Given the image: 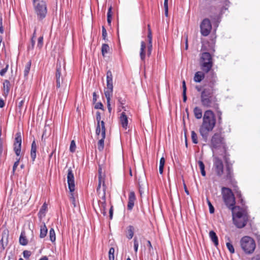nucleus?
<instances>
[{"label": "nucleus", "mask_w": 260, "mask_h": 260, "mask_svg": "<svg viewBox=\"0 0 260 260\" xmlns=\"http://www.w3.org/2000/svg\"><path fill=\"white\" fill-rule=\"evenodd\" d=\"M216 119L212 111L206 110L203 117V122L199 128V132L205 142L207 141L209 132L215 127Z\"/></svg>", "instance_id": "nucleus-1"}, {"label": "nucleus", "mask_w": 260, "mask_h": 260, "mask_svg": "<svg viewBox=\"0 0 260 260\" xmlns=\"http://www.w3.org/2000/svg\"><path fill=\"white\" fill-rule=\"evenodd\" d=\"M214 92L213 89H203L201 94V103L202 105L205 108H213L218 109L219 104L217 99L214 95Z\"/></svg>", "instance_id": "nucleus-2"}, {"label": "nucleus", "mask_w": 260, "mask_h": 260, "mask_svg": "<svg viewBox=\"0 0 260 260\" xmlns=\"http://www.w3.org/2000/svg\"><path fill=\"white\" fill-rule=\"evenodd\" d=\"M221 193L225 204L229 209L233 211L236 208V206L235 198L232 190L229 188L223 187Z\"/></svg>", "instance_id": "nucleus-3"}, {"label": "nucleus", "mask_w": 260, "mask_h": 260, "mask_svg": "<svg viewBox=\"0 0 260 260\" xmlns=\"http://www.w3.org/2000/svg\"><path fill=\"white\" fill-rule=\"evenodd\" d=\"M35 12L39 20L44 19L47 13L46 2L43 0H32Z\"/></svg>", "instance_id": "nucleus-4"}, {"label": "nucleus", "mask_w": 260, "mask_h": 260, "mask_svg": "<svg viewBox=\"0 0 260 260\" xmlns=\"http://www.w3.org/2000/svg\"><path fill=\"white\" fill-rule=\"evenodd\" d=\"M107 88L105 90V95L107 99L108 111L111 113L112 108L110 105V99L113 94V75L112 72L109 70L107 72L106 77Z\"/></svg>", "instance_id": "nucleus-5"}, {"label": "nucleus", "mask_w": 260, "mask_h": 260, "mask_svg": "<svg viewBox=\"0 0 260 260\" xmlns=\"http://www.w3.org/2000/svg\"><path fill=\"white\" fill-rule=\"evenodd\" d=\"M200 64L203 71L208 73L213 66V60L211 55L207 52L201 54Z\"/></svg>", "instance_id": "nucleus-6"}, {"label": "nucleus", "mask_w": 260, "mask_h": 260, "mask_svg": "<svg viewBox=\"0 0 260 260\" xmlns=\"http://www.w3.org/2000/svg\"><path fill=\"white\" fill-rule=\"evenodd\" d=\"M241 247L247 254L252 253L255 248L254 240L249 236H245L240 240Z\"/></svg>", "instance_id": "nucleus-7"}, {"label": "nucleus", "mask_w": 260, "mask_h": 260, "mask_svg": "<svg viewBox=\"0 0 260 260\" xmlns=\"http://www.w3.org/2000/svg\"><path fill=\"white\" fill-rule=\"evenodd\" d=\"M233 221L238 228H242L245 226L247 223L246 216L241 211L235 212V210L232 211Z\"/></svg>", "instance_id": "nucleus-8"}, {"label": "nucleus", "mask_w": 260, "mask_h": 260, "mask_svg": "<svg viewBox=\"0 0 260 260\" xmlns=\"http://www.w3.org/2000/svg\"><path fill=\"white\" fill-rule=\"evenodd\" d=\"M223 141V138L221 137V134L219 133H215L212 137L210 147L212 149H217L224 143Z\"/></svg>", "instance_id": "nucleus-9"}, {"label": "nucleus", "mask_w": 260, "mask_h": 260, "mask_svg": "<svg viewBox=\"0 0 260 260\" xmlns=\"http://www.w3.org/2000/svg\"><path fill=\"white\" fill-rule=\"evenodd\" d=\"M65 73L66 72L64 63L63 62L62 63L61 61L57 60L56 67L55 78L56 82H58V86L59 84V78H61V77H63Z\"/></svg>", "instance_id": "nucleus-10"}, {"label": "nucleus", "mask_w": 260, "mask_h": 260, "mask_svg": "<svg viewBox=\"0 0 260 260\" xmlns=\"http://www.w3.org/2000/svg\"><path fill=\"white\" fill-rule=\"evenodd\" d=\"M212 25L208 18L204 19L200 24L201 33L204 36H207L210 32Z\"/></svg>", "instance_id": "nucleus-11"}, {"label": "nucleus", "mask_w": 260, "mask_h": 260, "mask_svg": "<svg viewBox=\"0 0 260 260\" xmlns=\"http://www.w3.org/2000/svg\"><path fill=\"white\" fill-rule=\"evenodd\" d=\"M213 169L216 174L221 177L223 173V164L221 159L216 157L213 160Z\"/></svg>", "instance_id": "nucleus-12"}, {"label": "nucleus", "mask_w": 260, "mask_h": 260, "mask_svg": "<svg viewBox=\"0 0 260 260\" xmlns=\"http://www.w3.org/2000/svg\"><path fill=\"white\" fill-rule=\"evenodd\" d=\"M217 76L214 73H211L210 75L207 77V87L203 89H213V92L215 91V85L217 82Z\"/></svg>", "instance_id": "nucleus-13"}, {"label": "nucleus", "mask_w": 260, "mask_h": 260, "mask_svg": "<svg viewBox=\"0 0 260 260\" xmlns=\"http://www.w3.org/2000/svg\"><path fill=\"white\" fill-rule=\"evenodd\" d=\"M22 138L20 133L16 134L15 142L14 144V150L17 156H19L21 152Z\"/></svg>", "instance_id": "nucleus-14"}, {"label": "nucleus", "mask_w": 260, "mask_h": 260, "mask_svg": "<svg viewBox=\"0 0 260 260\" xmlns=\"http://www.w3.org/2000/svg\"><path fill=\"white\" fill-rule=\"evenodd\" d=\"M67 181L70 191L73 192L75 190L74 176L71 167L68 170Z\"/></svg>", "instance_id": "nucleus-15"}, {"label": "nucleus", "mask_w": 260, "mask_h": 260, "mask_svg": "<svg viewBox=\"0 0 260 260\" xmlns=\"http://www.w3.org/2000/svg\"><path fill=\"white\" fill-rule=\"evenodd\" d=\"M102 125V138L99 141L98 143V149L99 151H102L104 147V140L106 137V128L105 126V122L104 121L101 122Z\"/></svg>", "instance_id": "nucleus-16"}, {"label": "nucleus", "mask_w": 260, "mask_h": 260, "mask_svg": "<svg viewBox=\"0 0 260 260\" xmlns=\"http://www.w3.org/2000/svg\"><path fill=\"white\" fill-rule=\"evenodd\" d=\"M136 200V197L135 194L134 192L132 191L129 193V196H128V202L127 204V209L129 210H131L134 206V202Z\"/></svg>", "instance_id": "nucleus-17"}, {"label": "nucleus", "mask_w": 260, "mask_h": 260, "mask_svg": "<svg viewBox=\"0 0 260 260\" xmlns=\"http://www.w3.org/2000/svg\"><path fill=\"white\" fill-rule=\"evenodd\" d=\"M147 37L148 39V49H147V55L148 56H149L151 53V51L152 50V31H151V29H149V32H148Z\"/></svg>", "instance_id": "nucleus-18"}, {"label": "nucleus", "mask_w": 260, "mask_h": 260, "mask_svg": "<svg viewBox=\"0 0 260 260\" xmlns=\"http://www.w3.org/2000/svg\"><path fill=\"white\" fill-rule=\"evenodd\" d=\"M226 179L232 180L233 177V168L231 164H229L226 161Z\"/></svg>", "instance_id": "nucleus-19"}, {"label": "nucleus", "mask_w": 260, "mask_h": 260, "mask_svg": "<svg viewBox=\"0 0 260 260\" xmlns=\"http://www.w3.org/2000/svg\"><path fill=\"white\" fill-rule=\"evenodd\" d=\"M106 186L105 185L104 183L103 182V191H104V192H103V194L102 197V201H100L99 202V204L100 209L106 208Z\"/></svg>", "instance_id": "nucleus-20"}, {"label": "nucleus", "mask_w": 260, "mask_h": 260, "mask_svg": "<svg viewBox=\"0 0 260 260\" xmlns=\"http://www.w3.org/2000/svg\"><path fill=\"white\" fill-rule=\"evenodd\" d=\"M37 144L35 141H33L31 144V150H30V157L32 159V161H34L36 157V151H37Z\"/></svg>", "instance_id": "nucleus-21"}, {"label": "nucleus", "mask_w": 260, "mask_h": 260, "mask_svg": "<svg viewBox=\"0 0 260 260\" xmlns=\"http://www.w3.org/2000/svg\"><path fill=\"white\" fill-rule=\"evenodd\" d=\"M120 120L122 127L126 129L128 124V120L127 117L124 112H122L121 114Z\"/></svg>", "instance_id": "nucleus-22"}, {"label": "nucleus", "mask_w": 260, "mask_h": 260, "mask_svg": "<svg viewBox=\"0 0 260 260\" xmlns=\"http://www.w3.org/2000/svg\"><path fill=\"white\" fill-rule=\"evenodd\" d=\"M209 237L215 246H217L218 245V239L216 233L213 231H210Z\"/></svg>", "instance_id": "nucleus-23"}, {"label": "nucleus", "mask_w": 260, "mask_h": 260, "mask_svg": "<svg viewBox=\"0 0 260 260\" xmlns=\"http://www.w3.org/2000/svg\"><path fill=\"white\" fill-rule=\"evenodd\" d=\"M9 231L6 229H3L2 234V239L5 240V245H7L9 242Z\"/></svg>", "instance_id": "nucleus-24"}, {"label": "nucleus", "mask_w": 260, "mask_h": 260, "mask_svg": "<svg viewBox=\"0 0 260 260\" xmlns=\"http://www.w3.org/2000/svg\"><path fill=\"white\" fill-rule=\"evenodd\" d=\"M205 77V74L202 72H197L194 76V81L196 82H200Z\"/></svg>", "instance_id": "nucleus-25"}, {"label": "nucleus", "mask_w": 260, "mask_h": 260, "mask_svg": "<svg viewBox=\"0 0 260 260\" xmlns=\"http://www.w3.org/2000/svg\"><path fill=\"white\" fill-rule=\"evenodd\" d=\"M19 243L22 245H26L28 244V240L26 238L24 231H22L19 237Z\"/></svg>", "instance_id": "nucleus-26"}, {"label": "nucleus", "mask_w": 260, "mask_h": 260, "mask_svg": "<svg viewBox=\"0 0 260 260\" xmlns=\"http://www.w3.org/2000/svg\"><path fill=\"white\" fill-rule=\"evenodd\" d=\"M193 112L194 115L197 119H200L202 117V110L200 108L196 107L193 109Z\"/></svg>", "instance_id": "nucleus-27"}, {"label": "nucleus", "mask_w": 260, "mask_h": 260, "mask_svg": "<svg viewBox=\"0 0 260 260\" xmlns=\"http://www.w3.org/2000/svg\"><path fill=\"white\" fill-rule=\"evenodd\" d=\"M47 210V204L46 203H44L40 209L39 212V216L40 218H42L43 217H44L45 215L46 212Z\"/></svg>", "instance_id": "nucleus-28"}, {"label": "nucleus", "mask_w": 260, "mask_h": 260, "mask_svg": "<svg viewBox=\"0 0 260 260\" xmlns=\"http://www.w3.org/2000/svg\"><path fill=\"white\" fill-rule=\"evenodd\" d=\"M47 231H48V230L45 225V223H43V224L40 227V237L41 238H44L47 235Z\"/></svg>", "instance_id": "nucleus-29"}, {"label": "nucleus", "mask_w": 260, "mask_h": 260, "mask_svg": "<svg viewBox=\"0 0 260 260\" xmlns=\"http://www.w3.org/2000/svg\"><path fill=\"white\" fill-rule=\"evenodd\" d=\"M31 64V60H29L25 66L24 70V76L25 79H27V76L30 69Z\"/></svg>", "instance_id": "nucleus-30"}, {"label": "nucleus", "mask_w": 260, "mask_h": 260, "mask_svg": "<svg viewBox=\"0 0 260 260\" xmlns=\"http://www.w3.org/2000/svg\"><path fill=\"white\" fill-rule=\"evenodd\" d=\"M134 227L132 225H129L127 228V232L126 236L128 239H131L134 236Z\"/></svg>", "instance_id": "nucleus-31"}, {"label": "nucleus", "mask_w": 260, "mask_h": 260, "mask_svg": "<svg viewBox=\"0 0 260 260\" xmlns=\"http://www.w3.org/2000/svg\"><path fill=\"white\" fill-rule=\"evenodd\" d=\"M10 83L8 80H5L3 83L4 93L8 94L10 90Z\"/></svg>", "instance_id": "nucleus-32"}, {"label": "nucleus", "mask_w": 260, "mask_h": 260, "mask_svg": "<svg viewBox=\"0 0 260 260\" xmlns=\"http://www.w3.org/2000/svg\"><path fill=\"white\" fill-rule=\"evenodd\" d=\"M110 50V47L107 44H103L102 46V53L103 56H105L106 53H108Z\"/></svg>", "instance_id": "nucleus-33"}, {"label": "nucleus", "mask_w": 260, "mask_h": 260, "mask_svg": "<svg viewBox=\"0 0 260 260\" xmlns=\"http://www.w3.org/2000/svg\"><path fill=\"white\" fill-rule=\"evenodd\" d=\"M191 138L193 143L198 144V137L196 132L193 131L191 132Z\"/></svg>", "instance_id": "nucleus-34"}, {"label": "nucleus", "mask_w": 260, "mask_h": 260, "mask_svg": "<svg viewBox=\"0 0 260 260\" xmlns=\"http://www.w3.org/2000/svg\"><path fill=\"white\" fill-rule=\"evenodd\" d=\"M198 164H199V167H200V169L201 170V174L202 175V176H206V172L205 170V165H204L203 162L201 160H199L198 161Z\"/></svg>", "instance_id": "nucleus-35"}, {"label": "nucleus", "mask_w": 260, "mask_h": 260, "mask_svg": "<svg viewBox=\"0 0 260 260\" xmlns=\"http://www.w3.org/2000/svg\"><path fill=\"white\" fill-rule=\"evenodd\" d=\"M49 237L50 240L52 242H54L56 239L55 233L53 229L51 228L49 232Z\"/></svg>", "instance_id": "nucleus-36"}, {"label": "nucleus", "mask_w": 260, "mask_h": 260, "mask_svg": "<svg viewBox=\"0 0 260 260\" xmlns=\"http://www.w3.org/2000/svg\"><path fill=\"white\" fill-rule=\"evenodd\" d=\"M114 251L113 247H111L109 251V260H114Z\"/></svg>", "instance_id": "nucleus-37"}, {"label": "nucleus", "mask_w": 260, "mask_h": 260, "mask_svg": "<svg viewBox=\"0 0 260 260\" xmlns=\"http://www.w3.org/2000/svg\"><path fill=\"white\" fill-rule=\"evenodd\" d=\"M226 245L228 250L231 253H234L235 252V249L234 248V246L231 243L227 242L226 243Z\"/></svg>", "instance_id": "nucleus-38"}, {"label": "nucleus", "mask_w": 260, "mask_h": 260, "mask_svg": "<svg viewBox=\"0 0 260 260\" xmlns=\"http://www.w3.org/2000/svg\"><path fill=\"white\" fill-rule=\"evenodd\" d=\"M43 45V37L41 36L38 39V44H37V47L39 49H41Z\"/></svg>", "instance_id": "nucleus-39"}, {"label": "nucleus", "mask_w": 260, "mask_h": 260, "mask_svg": "<svg viewBox=\"0 0 260 260\" xmlns=\"http://www.w3.org/2000/svg\"><path fill=\"white\" fill-rule=\"evenodd\" d=\"M101 133H102V125L101 123H97V125L95 129L96 135L99 136Z\"/></svg>", "instance_id": "nucleus-40"}, {"label": "nucleus", "mask_w": 260, "mask_h": 260, "mask_svg": "<svg viewBox=\"0 0 260 260\" xmlns=\"http://www.w3.org/2000/svg\"><path fill=\"white\" fill-rule=\"evenodd\" d=\"M140 56L141 60L143 62H145V57H146V50H143V51L140 50Z\"/></svg>", "instance_id": "nucleus-41"}, {"label": "nucleus", "mask_w": 260, "mask_h": 260, "mask_svg": "<svg viewBox=\"0 0 260 260\" xmlns=\"http://www.w3.org/2000/svg\"><path fill=\"white\" fill-rule=\"evenodd\" d=\"M165 14L166 16L168 15V0H164Z\"/></svg>", "instance_id": "nucleus-42"}, {"label": "nucleus", "mask_w": 260, "mask_h": 260, "mask_svg": "<svg viewBox=\"0 0 260 260\" xmlns=\"http://www.w3.org/2000/svg\"><path fill=\"white\" fill-rule=\"evenodd\" d=\"M76 149V144L74 140H72L71 141L70 147V150L72 152H74L75 151Z\"/></svg>", "instance_id": "nucleus-43"}, {"label": "nucleus", "mask_w": 260, "mask_h": 260, "mask_svg": "<svg viewBox=\"0 0 260 260\" xmlns=\"http://www.w3.org/2000/svg\"><path fill=\"white\" fill-rule=\"evenodd\" d=\"M107 33L106 29L104 26H103L102 27V37H103V39L106 41H107L108 40L107 39Z\"/></svg>", "instance_id": "nucleus-44"}, {"label": "nucleus", "mask_w": 260, "mask_h": 260, "mask_svg": "<svg viewBox=\"0 0 260 260\" xmlns=\"http://www.w3.org/2000/svg\"><path fill=\"white\" fill-rule=\"evenodd\" d=\"M134 250L135 252H137L139 246V243L136 237L134 239Z\"/></svg>", "instance_id": "nucleus-45"}, {"label": "nucleus", "mask_w": 260, "mask_h": 260, "mask_svg": "<svg viewBox=\"0 0 260 260\" xmlns=\"http://www.w3.org/2000/svg\"><path fill=\"white\" fill-rule=\"evenodd\" d=\"M8 68H9V64H7L6 66V67L5 68L3 69L2 70H1V71H0L1 76H4L5 75L6 73L8 71Z\"/></svg>", "instance_id": "nucleus-46"}, {"label": "nucleus", "mask_w": 260, "mask_h": 260, "mask_svg": "<svg viewBox=\"0 0 260 260\" xmlns=\"http://www.w3.org/2000/svg\"><path fill=\"white\" fill-rule=\"evenodd\" d=\"M207 203L209 206L210 213L211 214L213 213L214 212V208L213 206L208 200H207Z\"/></svg>", "instance_id": "nucleus-47"}, {"label": "nucleus", "mask_w": 260, "mask_h": 260, "mask_svg": "<svg viewBox=\"0 0 260 260\" xmlns=\"http://www.w3.org/2000/svg\"><path fill=\"white\" fill-rule=\"evenodd\" d=\"M23 255L24 258H28L31 255V252L28 250H24L23 252Z\"/></svg>", "instance_id": "nucleus-48"}, {"label": "nucleus", "mask_w": 260, "mask_h": 260, "mask_svg": "<svg viewBox=\"0 0 260 260\" xmlns=\"http://www.w3.org/2000/svg\"><path fill=\"white\" fill-rule=\"evenodd\" d=\"M59 86L58 85V82H56V87L57 88H60L61 86H63V84H64V83L63 82V77H61V78H59Z\"/></svg>", "instance_id": "nucleus-49"}, {"label": "nucleus", "mask_w": 260, "mask_h": 260, "mask_svg": "<svg viewBox=\"0 0 260 260\" xmlns=\"http://www.w3.org/2000/svg\"><path fill=\"white\" fill-rule=\"evenodd\" d=\"M36 43V40L35 39H31L30 44L28 46V50H32L34 48V46Z\"/></svg>", "instance_id": "nucleus-50"}, {"label": "nucleus", "mask_w": 260, "mask_h": 260, "mask_svg": "<svg viewBox=\"0 0 260 260\" xmlns=\"http://www.w3.org/2000/svg\"><path fill=\"white\" fill-rule=\"evenodd\" d=\"M7 245H5V240L2 239L0 240V248L4 250Z\"/></svg>", "instance_id": "nucleus-51"}, {"label": "nucleus", "mask_w": 260, "mask_h": 260, "mask_svg": "<svg viewBox=\"0 0 260 260\" xmlns=\"http://www.w3.org/2000/svg\"><path fill=\"white\" fill-rule=\"evenodd\" d=\"M101 116L100 112L98 111L96 113V120L97 121V123H101L102 121H101Z\"/></svg>", "instance_id": "nucleus-52"}, {"label": "nucleus", "mask_w": 260, "mask_h": 260, "mask_svg": "<svg viewBox=\"0 0 260 260\" xmlns=\"http://www.w3.org/2000/svg\"><path fill=\"white\" fill-rule=\"evenodd\" d=\"M236 193L237 196L239 198L241 203L242 204H243V200L242 199V194H241V191L240 190H237L236 191Z\"/></svg>", "instance_id": "nucleus-53"}, {"label": "nucleus", "mask_w": 260, "mask_h": 260, "mask_svg": "<svg viewBox=\"0 0 260 260\" xmlns=\"http://www.w3.org/2000/svg\"><path fill=\"white\" fill-rule=\"evenodd\" d=\"M94 108L96 109H103V105L101 102L97 103L94 106Z\"/></svg>", "instance_id": "nucleus-54"}, {"label": "nucleus", "mask_w": 260, "mask_h": 260, "mask_svg": "<svg viewBox=\"0 0 260 260\" xmlns=\"http://www.w3.org/2000/svg\"><path fill=\"white\" fill-rule=\"evenodd\" d=\"M19 164V159H17V161H16L13 165V173H14L15 170L16 169L17 167H18V165Z\"/></svg>", "instance_id": "nucleus-55"}, {"label": "nucleus", "mask_w": 260, "mask_h": 260, "mask_svg": "<svg viewBox=\"0 0 260 260\" xmlns=\"http://www.w3.org/2000/svg\"><path fill=\"white\" fill-rule=\"evenodd\" d=\"M99 184H102L103 185V182L105 183L104 178L102 177V175H99ZM105 184V183H104ZM106 186V185H105Z\"/></svg>", "instance_id": "nucleus-56"}, {"label": "nucleus", "mask_w": 260, "mask_h": 260, "mask_svg": "<svg viewBox=\"0 0 260 260\" xmlns=\"http://www.w3.org/2000/svg\"><path fill=\"white\" fill-rule=\"evenodd\" d=\"M216 112H217V115H218V121H219V122L220 123V121H221V115H222V113L218 109H216Z\"/></svg>", "instance_id": "nucleus-57"}, {"label": "nucleus", "mask_w": 260, "mask_h": 260, "mask_svg": "<svg viewBox=\"0 0 260 260\" xmlns=\"http://www.w3.org/2000/svg\"><path fill=\"white\" fill-rule=\"evenodd\" d=\"M165 163V159L164 157H162L160 158V161H159V167H164Z\"/></svg>", "instance_id": "nucleus-58"}, {"label": "nucleus", "mask_w": 260, "mask_h": 260, "mask_svg": "<svg viewBox=\"0 0 260 260\" xmlns=\"http://www.w3.org/2000/svg\"><path fill=\"white\" fill-rule=\"evenodd\" d=\"M146 45L144 41H142L141 43V48L140 50L143 51V50H146Z\"/></svg>", "instance_id": "nucleus-59"}, {"label": "nucleus", "mask_w": 260, "mask_h": 260, "mask_svg": "<svg viewBox=\"0 0 260 260\" xmlns=\"http://www.w3.org/2000/svg\"><path fill=\"white\" fill-rule=\"evenodd\" d=\"M113 206H111V207L110 209L109 210V218L110 219H112L113 218Z\"/></svg>", "instance_id": "nucleus-60"}, {"label": "nucleus", "mask_w": 260, "mask_h": 260, "mask_svg": "<svg viewBox=\"0 0 260 260\" xmlns=\"http://www.w3.org/2000/svg\"><path fill=\"white\" fill-rule=\"evenodd\" d=\"M182 87H183V92H186V86L185 84V81H183L182 82Z\"/></svg>", "instance_id": "nucleus-61"}, {"label": "nucleus", "mask_w": 260, "mask_h": 260, "mask_svg": "<svg viewBox=\"0 0 260 260\" xmlns=\"http://www.w3.org/2000/svg\"><path fill=\"white\" fill-rule=\"evenodd\" d=\"M147 243H148V247L149 248L148 250H149V252H151V250L153 249L151 243L150 241L149 240L147 241Z\"/></svg>", "instance_id": "nucleus-62"}, {"label": "nucleus", "mask_w": 260, "mask_h": 260, "mask_svg": "<svg viewBox=\"0 0 260 260\" xmlns=\"http://www.w3.org/2000/svg\"><path fill=\"white\" fill-rule=\"evenodd\" d=\"M251 260H260V254H257L255 256H253Z\"/></svg>", "instance_id": "nucleus-63"}, {"label": "nucleus", "mask_w": 260, "mask_h": 260, "mask_svg": "<svg viewBox=\"0 0 260 260\" xmlns=\"http://www.w3.org/2000/svg\"><path fill=\"white\" fill-rule=\"evenodd\" d=\"M24 103V100H21L19 102V105H18V108L20 109V111L21 110L22 107L23 106Z\"/></svg>", "instance_id": "nucleus-64"}]
</instances>
